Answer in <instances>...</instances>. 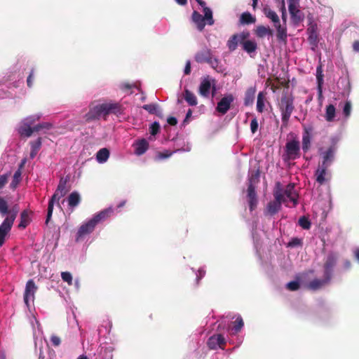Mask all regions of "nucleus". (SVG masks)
I'll list each match as a JSON object with an SVG mask.
<instances>
[{
    "mask_svg": "<svg viewBox=\"0 0 359 359\" xmlns=\"http://www.w3.org/2000/svg\"><path fill=\"white\" fill-rule=\"evenodd\" d=\"M19 210L18 205L16 204L9 208L6 200L3 197H0V215L4 217L3 222L0 225V247L4 244L6 238L12 229Z\"/></svg>",
    "mask_w": 359,
    "mask_h": 359,
    "instance_id": "nucleus-1",
    "label": "nucleus"
},
{
    "mask_svg": "<svg viewBox=\"0 0 359 359\" xmlns=\"http://www.w3.org/2000/svg\"><path fill=\"white\" fill-rule=\"evenodd\" d=\"M123 112V108L118 102H106L95 106H90L89 111L83 118L86 123H90L99 120L101 116L104 119L110 114H121Z\"/></svg>",
    "mask_w": 359,
    "mask_h": 359,
    "instance_id": "nucleus-2",
    "label": "nucleus"
},
{
    "mask_svg": "<svg viewBox=\"0 0 359 359\" xmlns=\"http://www.w3.org/2000/svg\"><path fill=\"white\" fill-rule=\"evenodd\" d=\"M40 119L39 115H32L24 118L18 128V132L22 137H29L34 132H39L43 129L49 130L52 128V124L48 122H43L33 126L36 121Z\"/></svg>",
    "mask_w": 359,
    "mask_h": 359,
    "instance_id": "nucleus-3",
    "label": "nucleus"
},
{
    "mask_svg": "<svg viewBox=\"0 0 359 359\" xmlns=\"http://www.w3.org/2000/svg\"><path fill=\"white\" fill-rule=\"evenodd\" d=\"M68 180L69 179L67 177L60 178L56 191H55L54 194L51 196L50 199L48 201L47 216L46 219V224H48L52 217L55 203L57 202V206L61 208L59 203V201L62 197L65 196L69 191V189L67 187Z\"/></svg>",
    "mask_w": 359,
    "mask_h": 359,
    "instance_id": "nucleus-4",
    "label": "nucleus"
},
{
    "mask_svg": "<svg viewBox=\"0 0 359 359\" xmlns=\"http://www.w3.org/2000/svg\"><path fill=\"white\" fill-rule=\"evenodd\" d=\"M294 98L292 94H283L278 103V109L281 113L282 127H287L292 114L294 110Z\"/></svg>",
    "mask_w": 359,
    "mask_h": 359,
    "instance_id": "nucleus-5",
    "label": "nucleus"
},
{
    "mask_svg": "<svg viewBox=\"0 0 359 359\" xmlns=\"http://www.w3.org/2000/svg\"><path fill=\"white\" fill-rule=\"evenodd\" d=\"M194 58L198 63H208L214 69L218 66V60L212 57L210 49L207 48L197 52Z\"/></svg>",
    "mask_w": 359,
    "mask_h": 359,
    "instance_id": "nucleus-6",
    "label": "nucleus"
},
{
    "mask_svg": "<svg viewBox=\"0 0 359 359\" xmlns=\"http://www.w3.org/2000/svg\"><path fill=\"white\" fill-rule=\"evenodd\" d=\"M287 1L291 20L294 25H297L304 20V13L297 6L299 4V0H287Z\"/></svg>",
    "mask_w": 359,
    "mask_h": 359,
    "instance_id": "nucleus-7",
    "label": "nucleus"
},
{
    "mask_svg": "<svg viewBox=\"0 0 359 359\" xmlns=\"http://www.w3.org/2000/svg\"><path fill=\"white\" fill-rule=\"evenodd\" d=\"M337 259L338 255L335 252H331L327 255L323 265L324 276L327 278V280H331L333 269L337 264Z\"/></svg>",
    "mask_w": 359,
    "mask_h": 359,
    "instance_id": "nucleus-8",
    "label": "nucleus"
},
{
    "mask_svg": "<svg viewBox=\"0 0 359 359\" xmlns=\"http://www.w3.org/2000/svg\"><path fill=\"white\" fill-rule=\"evenodd\" d=\"M249 37L250 32L248 31L242 32L239 34H235L227 41L226 46L230 51H233L237 48L238 43L241 45L243 41L248 39Z\"/></svg>",
    "mask_w": 359,
    "mask_h": 359,
    "instance_id": "nucleus-9",
    "label": "nucleus"
},
{
    "mask_svg": "<svg viewBox=\"0 0 359 359\" xmlns=\"http://www.w3.org/2000/svg\"><path fill=\"white\" fill-rule=\"evenodd\" d=\"M285 150L288 159L294 160L300 156L299 142L293 140L286 143Z\"/></svg>",
    "mask_w": 359,
    "mask_h": 359,
    "instance_id": "nucleus-10",
    "label": "nucleus"
},
{
    "mask_svg": "<svg viewBox=\"0 0 359 359\" xmlns=\"http://www.w3.org/2000/svg\"><path fill=\"white\" fill-rule=\"evenodd\" d=\"M336 148L330 146L325 151L320 153L322 161L318 165L329 168L334 159Z\"/></svg>",
    "mask_w": 359,
    "mask_h": 359,
    "instance_id": "nucleus-11",
    "label": "nucleus"
},
{
    "mask_svg": "<svg viewBox=\"0 0 359 359\" xmlns=\"http://www.w3.org/2000/svg\"><path fill=\"white\" fill-rule=\"evenodd\" d=\"M226 344V339L223 337L222 334H214L211 336L207 342V345L210 349L215 350L217 348H220L222 349L224 348V346Z\"/></svg>",
    "mask_w": 359,
    "mask_h": 359,
    "instance_id": "nucleus-12",
    "label": "nucleus"
},
{
    "mask_svg": "<svg viewBox=\"0 0 359 359\" xmlns=\"http://www.w3.org/2000/svg\"><path fill=\"white\" fill-rule=\"evenodd\" d=\"M37 290V286L32 279L29 280L25 286L24 292V302L27 306H29V301H33L34 299V294Z\"/></svg>",
    "mask_w": 359,
    "mask_h": 359,
    "instance_id": "nucleus-13",
    "label": "nucleus"
},
{
    "mask_svg": "<svg viewBox=\"0 0 359 359\" xmlns=\"http://www.w3.org/2000/svg\"><path fill=\"white\" fill-rule=\"evenodd\" d=\"M96 225H97V224L93 219H90L87 222L83 224L79 227V229L77 231L76 240L78 241L79 239L83 238L84 236L92 233L94 231Z\"/></svg>",
    "mask_w": 359,
    "mask_h": 359,
    "instance_id": "nucleus-14",
    "label": "nucleus"
},
{
    "mask_svg": "<svg viewBox=\"0 0 359 359\" xmlns=\"http://www.w3.org/2000/svg\"><path fill=\"white\" fill-rule=\"evenodd\" d=\"M233 101V97L231 94L224 96L217 103L216 110L222 114H225L230 109L231 104Z\"/></svg>",
    "mask_w": 359,
    "mask_h": 359,
    "instance_id": "nucleus-15",
    "label": "nucleus"
},
{
    "mask_svg": "<svg viewBox=\"0 0 359 359\" xmlns=\"http://www.w3.org/2000/svg\"><path fill=\"white\" fill-rule=\"evenodd\" d=\"M328 168L325 166L318 165L316 170L315 171L314 176L316 181L320 184L323 185L329 180Z\"/></svg>",
    "mask_w": 359,
    "mask_h": 359,
    "instance_id": "nucleus-16",
    "label": "nucleus"
},
{
    "mask_svg": "<svg viewBox=\"0 0 359 359\" xmlns=\"http://www.w3.org/2000/svg\"><path fill=\"white\" fill-rule=\"evenodd\" d=\"M273 26L276 29V38L279 42L286 43L287 33L286 25H282L280 24V18H278V22H273Z\"/></svg>",
    "mask_w": 359,
    "mask_h": 359,
    "instance_id": "nucleus-17",
    "label": "nucleus"
},
{
    "mask_svg": "<svg viewBox=\"0 0 359 359\" xmlns=\"http://www.w3.org/2000/svg\"><path fill=\"white\" fill-rule=\"evenodd\" d=\"M247 199L249 205V209L252 212L257 206L258 198L256 192V188L248 187L247 189Z\"/></svg>",
    "mask_w": 359,
    "mask_h": 359,
    "instance_id": "nucleus-18",
    "label": "nucleus"
},
{
    "mask_svg": "<svg viewBox=\"0 0 359 359\" xmlns=\"http://www.w3.org/2000/svg\"><path fill=\"white\" fill-rule=\"evenodd\" d=\"M135 154L137 156L144 154L149 148V142L145 139H142L133 144Z\"/></svg>",
    "mask_w": 359,
    "mask_h": 359,
    "instance_id": "nucleus-19",
    "label": "nucleus"
},
{
    "mask_svg": "<svg viewBox=\"0 0 359 359\" xmlns=\"http://www.w3.org/2000/svg\"><path fill=\"white\" fill-rule=\"evenodd\" d=\"M284 194L292 202H293L294 205L297 204L298 194L294 189V184L290 183L287 184L284 191Z\"/></svg>",
    "mask_w": 359,
    "mask_h": 359,
    "instance_id": "nucleus-20",
    "label": "nucleus"
},
{
    "mask_svg": "<svg viewBox=\"0 0 359 359\" xmlns=\"http://www.w3.org/2000/svg\"><path fill=\"white\" fill-rule=\"evenodd\" d=\"M113 209L111 208H109L95 214L92 219L97 224L100 222L104 221L108 217H109L113 214Z\"/></svg>",
    "mask_w": 359,
    "mask_h": 359,
    "instance_id": "nucleus-21",
    "label": "nucleus"
},
{
    "mask_svg": "<svg viewBox=\"0 0 359 359\" xmlns=\"http://www.w3.org/2000/svg\"><path fill=\"white\" fill-rule=\"evenodd\" d=\"M81 201V198L79 192L73 191L72 192L69 196L67 197V203L69 208L72 209V211L79 205Z\"/></svg>",
    "mask_w": 359,
    "mask_h": 359,
    "instance_id": "nucleus-22",
    "label": "nucleus"
},
{
    "mask_svg": "<svg viewBox=\"0 0 359 359\" xmlns=\"http://www.w3.org/2000/svg\"><path fill=\"white\" fill-rule=\"evenodd\" d=\"M255 34L258 38L262 39L266 35L273 36V30L271 29L269 26L266 27L264 25H259L255 29Z\"/></svg>",
    "mask_w": 359,
    "mask_h": 359,
    "instance_id": "nucleus-23",
    "label": "nucleus"
},
{
    "mask_svg": "<svg viewBox=\"0 0 359 359\" xmlns=\"http://www.w3.org/2000/svg\"><path fill=\"white\" fill-rule=\"evenodd\" d=\"M256 90L255 86H250L246 90L244 97V104L245 106L252 105L255 98Z\"/></svg>",
    "mask_w": 359,
    "mask_h": 359,
    "instance_id": "nucleus-24",
    "label": "nucleus"
},
{
    "mask_svg": "<svg viewBox=\"0 0 359 359\" xmlns=\"http://www.w3.org/2000/svg\"><path fill=\"white\" fill-rule=\"evenodd\" d=\"M192 21L196 25L197 29L201 32L205 26V18L198 11H194L191 15Z\"/></svg>",
    "mask_w": 359,
    "mask_h": 359,
    "instance_id": "nucleus-25",
    "label": "nucleus"
},
{
    "mask_svg": "<svg viewBox=\"0 0 359 359\" xmlns=\"http://www.w3.org/2000/svg\"><path fill=\"white\" fill-rule=\"evenodd\" d=\"M260 170L257 168L256 170L252 171L248 177V187L256 188L257 184L259 182Z\"/></svg>",
    "mask_w": 359,
    "mask_h": 359,
    "instance_id": "nucleus-26",
    "label": "nucleus"
},
{
    "mask_svg": "<svg viewBox=\"0 0 359 359\" xmlns=\"http://www.w3.org/2000/svg\"><path fill=\"white\" fill-rule=\"evenodd\" d=\"M241 46L243 49L248 54L255 53L257 49V43L255 41L249 40L248 39H244Z\"/></svg>",
    "mask_w": 359,
    "mask_h": 359,
    "instance_id": "nucleus-27",
    "label": "nucleus"
},
{
    "mask_svg": "<svg viewBox=\"0 0 359 359\" xmlns=\"http://www.w3.org/2000/svg\"><path fill=\"white\" fill-rule=\"evenodd\" d=\"M281 205L275 201H271L268 203L266 208V215L273 216L280 211Z\"/></svg>",
    "mask_w": 359,
    "mask_h": 359,
    "instance_id": "nucleus-28",
    "label": "nucleus"
},
{
    "mask_svg": "<svg viewBox=\"0 0 359 359\" xmlns=\"http://www.w3.org/2000/svg\"><path fill=\"white\" fill-rule=\"evenodd\" d=\"M330 281V280H327V278L325 276L323 280L316 278L309 283L308 287L312 290H317L321 288L324 285L328 283Z\"/></svg>",
    "mask_w": 359,
    "mask_h": 359,
    "instance_id": "nucleus-29",
    "label": "nucleus"
},
{
    "mask_svg": "<svg viewBox=\"0 0 359 359\" xmlns=\"http://www.w3.org/2000/svg\"><path fill=\"white\" fill-rule=\"evenodd\" d=\"M184 99L190 106H196L198 104L196 96L189 90L185 88L183 94Z\"/></svg>",
    "mask_w": 359,
    "mask_h": 359,
    "instance_id": "nucleus-30",
    "label": "nucleus"
},
{
    "mask_svg": "<svg viewBox=\"0 0 359 359\" xmlns=\"http://www.w3.org/2000/svg\"><path fill=\"white\" fill-rule=\"evenodd\" d=\"M31 222V218L29 217V211L24 210L20 213V222L18 224L19 229H25Z\"/></svg>",
    "mask_w": 359,
    "mask_h": 359,
    "instance_id": "nucleus-31",
    "label": "nucleus"
},
{
    "mask_svg": "<svg viewBox=\"0 0 359 359\" xmlns=\"http://www.w3.org/2000/svg\"><path fill=\"white\" fill-rule=\"evenodd\" d=\"M210 81L208 79H204L200 84L199 94L203 97H208L210 93Z\"/></svg>",
    "mask_w": 359,
    "mask_h": 359,
    "instance_id": "nucleus-32",
    "label": "nucleus"
},
{
    "mask_svg": "<svg viewBox=\"0 0 359 359\" xmlns=\"http://www.w3.org/2000/svg\"><path fill=\"white\" fill-rule=\"evenodd\" d=\"M41 144L42 143L41 137H39L35 141L30 142L31 151L29 155L31 158H34L36 156L38 151L41 147Z\"/></svg>",
    "mask_w": 359,
    "mask_h": 359,
    "instance_id": "nucleus-33",
    "label": "nucleus"
},
{
    "mask_svg": "<svg viewBox=\"0 0 359 359\" xmlns=\"http://www.w3.org/2000/svg\"><path fill=\"white\" fill-rule=\"evenodd\" d=\"M240 23L242 25L253 24L256 22L255 17L252 16L249 12H244L240 17Z\"/></svg>",
    "mask_w": 359,
    "mask_h": 359,
    "instance_id": "nucleus-34",
    "label": "nucleus"
},
{
    "mask_svg": "<svg viewBox=\"0 0 359 359\" xmlns=\"http://www.w3.org/2000/svg\"><path fill=\"white\" fill-rule=\"evenodd\" d=\"M311 147V136L307 130L303 134L302 136V149L304 153H306Z\"/></svg>",
    "mask_w": 359,
    "mask_h": 359,
    "instance_id": "nucleus-35",
    "label": "nucleus"
},
{
    "mask_svg": "<svg viewBox=\"0 0 359 359\" xmlns=\"http://www.w3.org/2000/svg\"><path fill=\"white\" fill-rule=\"evenodd\" d=\"M336 114V109L333 104H329L326 107L325 118L328 122L334 121Z\"/></svg>",
    "mask_w": 359,
    "mask_h": 359,
    "instance_id": "nucleus-36",
    "label": "nucleus"
},
{
    "mask_svg": "<svg viewBox=\"0 0 359 359\" xmlns=\"http://www.w3.org/2000/svg\"><path fill=\"white\" fill-rule=\"evenodd\" d=\"M263 13L265 16L270 19L272 22H278V18H279L277 13L271 10L268 6H266L263 9Z\"/></svg>",
    "mask_w": 359,
    "mask_h": 359,
    "instance_id": "nucleus-37",
    "label": "nucleus"
},
{
    "mask_svg": "<svg viewBox=\"0 0 359 359\" xmlns=\"http://www.w3.org/2000/svg\"><path fill=\"white\" fill-rule=\"evenodd\" d=\"M109 156V151L107 148H102L100 149L96 155V158L98 162H105Z\"/></svg>",
    "mask_w": 359,
    "mask_h": 359,
    "instance_id": "nucleus-38",
    "label": "nucleus"
},
{
    "mask_svg": "<svg viewBox=\"0 0 359 359\" xmlns=\"http://www.w3.org/2000/svg\"><path fill=\"white\" fill-rule=\"evenodd\" d=\"M265 93L259 92L257 95V110L259 113H262L264 109Z\"/></svg>",
    "mask_w": 359,
    "mask_h": 359,
    "instance_id": "nucleus-39",
    "label": "nucleus"
},
{
    "mask_svg": "<svg viewBox=\"0 0 359 359\" xmlns=\"http://www.w3.org/2000/svg\"><path fill=\"white\" fill-rule=\"evenodd\" d=\"M232 331L233 334L238 333L244 325L243 320L241 316H238L236 318V320L233 323Z\"/></svg>",
    "mask_w": 359,
    "mask_h": 359,
    "instance_id": "nucleus-40",
    "label": "nucleus"
},
{
    "mask_svg": "<svg viewBox=\"0 0 359 359\" xmlns=\"http://www.w3.org/2000/svg\"><path fill=\"white\" fill-rule=\"evenodd\" d=\"M205 21L207 20V22L209 25H212L214 24V20L212 18V12L211 9L208 7L203 8Z\"/></svg>",
    "mask_w": 359,
    "mask_h": 359,
    "instance_id": "nucleus-41",
    "label": "nucleus"
},
{
    "mask_svg": "<svg viewBox=\"0 0 359 359\" xmlns=\"http://www.w3.org/2000/svg\"><path fill=\"white\" fill-rule=\"evenodd\" d=\"M307 32L309 33V40L310 41L316 42L317 41L318 35L316 33V25H311L308 28Z\"/></svg>",
    "mask_w": 359,
    "mask_h": 359,
    "instance_id": "nucleus-42",
    "label": "nucleus"
},
{
    "mask_svg": "<svg viewBox=\"0 0 359 359\" xmlns=\"http://www.w3.org/2000/svg\"><path fill=\"white\" fill-rule=\"evenodd\" d=\"M22 171L20 170H17L13 177L12 182L11 184V187L15 188L17 185L20 183L21 180Z\"/></svg>",
    "mask_w": 359,
    "mask_h": 359,
    "instance_id": "nucleus-43",
    "label": "nucleus"
},
{
    "mask_svg": "<svg viewBox=\"0 0 359 359\" xmlns=\"http://www.w3.org/2000/svg\"><path fill=\"white\" fill-rule=\"evenodd\" d=\"M142 108L151 114H158V105L156 104H144Z\"/></svg>",
    "mask_w": 359,
    "mask_h": 359,
    "instance_id": "nucleus-44",
    "label": "nucleus"
},
{
    "mask_svg": "<svg viewBox=\"0 0 359 359\" xmlns=\"http://www.w3.org/2000/svg\"><path fill=\"white\" fill-rule=\"evenodd\" d=\"M299 224L304 229H309L311 228V222L305 216L301 217L299 219Z\"/></svg>",
    "mask_w": 359,
    "mask_h": 359,
    "instance_id": "nucleus-45",
    "label": "nucleus"
},
{
    "mask_svg": "<svg viewBox=\"0 0 359 359\" xmlns=\"http://www.w3.org/2000/svg\"><path fill=\"white\" fill-rule=\"evenodd\" d=\"M299 287L300 284L297 280L290 281L286 285V288L290 291H297Z\"/></svg>",
    "mask_w": 359,
    "mask_h": 359,
    "instance_id": "nucleus-46",
    "label": "nucleus"
},
{
    "mask_svg": "<svg viewBox=\"0 0 359 359\" xmlns=\"http://www.w3.org/2000/svg\"><path fill=\"white\" fill-rule=\"evenodd\" d=\"M61 277L64 282L67 283L69 285H72V276L68 271H65L61 273Z\"/></svg>",
    "mask_w": 359,
    "mask_h": 359,
    "instance_id": "nucleus-47",
    "label": "nucleus"
},
{
    "mask_svg": "<svg viewBox=\"0 0 359 359\" xmlns=\"http://www.w3.org/2000/svg\"><path fill=\"white\" fill-rule=\"evenodd\" d=\"M351 112V103L349 101H346L344 108H343V114L346 117H348Z\"/></svg>",
    "mask_w": 359,
    "mask_h": 359,
    "instance_id": "nucleus-48",
    "label": "nucleus"
},
{
    "mask_svg": "<svg viewBox=\"0 0 359 359\" xmlns=\"http://www.w3.org/2000/svg\"><path fill=\"white\" fill-rule=\"evenodd\" d=\"M159 130H160V126H159L158 123H157V122L153 123L150 126V133L152 135H156L159 132Z\"/></svg>",
    "mask_w": 359,
    "mask_h": 359,
    "instance_id": "nucleus-49",
    "label": "nucleus"
},
{
    "mask_svg": "<svg viewBox=\"0 0 359 359\" xmlns=\"http://www.w3.org/2000/svg\"><path fill=\"white\" fill-rule=\"evenodd\" d=\"M50 341H51V344L53 346H54L55 347H57L60 345L61 339L58 336H57L55 334H53L50 337Z\"/></svg>",
    "mask_w": 359,
    "mask_h": 359,
    "instance_id": "nucleus-50",
    "label": "nucleus"
},
{
    "mask_svg": "<svg viewBox=\"0 0 359 359\" xmlns=\"http://www.w3.org/2000/svg\"><path fill=\"white\" fill-rule=\"evenodd\" d=\"M302 240L298 238H293L292 240L289 242L288 245L290 247H297L302 245Z\"/></svg>",
    "mask_w": 359,
    "mask_h": 359,
    "instance_id": "nucleus-51",
    "label": "nucleus"
},
{
    "mask_svg": "<svg viewBox=\"0 0 359 359\" xmlns=\"http://www.w3.org/2000/svg\"><path fill=\"white\" fill-rule=\"evenodd\" d=\"M258 129V122L256 118H253L250 123V130L252 133H255Z\"/></svg>",
    "mask_w": 359,
    "mask_h": 359,
    "instance_id": "nucleus-52",
    "label": "nucleus"
},
{
    "mask_svg": "<svg viewBox=\"0 0 359 359\" xmlns=\"http://www.w3.org/2000/svg\"><path fill=\"white\" fill-rule=\"evenodd\" d=\"M285 194L284 193L282 194H274V201L282 205V203L285 202Z\"/></svg>",
    "mask_w": 359,
    "mask_h": 359,
    "instance_id": "nucleus-53",
    "label": "nucleus"
},
{
    "mask_svg": "<svg viewBox=\"0 0 359 359\" xmlns=\"http://www.w3.org/2000/svg\"><path fill=\"white\" fill-rule=\"evenodd\" d=\"M34 74V69H32L29 73V75L28 76V77L27 79V84L29 88H31L32 86Z\"/></svg>",
    "mask_w": 359,
    "mask_h": 359,
    "instance_id": "nucleus-54",
    "label": "nucleus"
},
{
    "mask_svg": "<svg viewBox=\"0 0 359 359\" xmlns=\"http://www.w3.org/2000/svg\"><path fill=\"white\" fill-rule=\"evenodd\" d=\"M8 175H3L0 176V189H3L8 182Z\"/></svg>",
    "mask_w": 359,
    "mask_h": 359,
    "instance_id": "nucleus-55",
    "label": "nucleus"
},
{
    "mask_svg": "<svg viewBox=\"0 0 359 359\" xmlns=\"http://www.w3.org/2000/svg\"><path fill=\"white\" fill-rule=\"evenodd\" d=\"M172 153L169 152L168 151H166L165 152H159L157 154L158 159H164L170 157L171 156Z\"/></svg>",
    "mask_w": 359,
    "mask_h": 359,
    "instance_id": "nucleus-56",
    "label": "nucleus"
},
{
    "mask_svg": "<svg viewBox=\"0 0 359 359\" xmlns=\"http://www.w3.org/2000/svg\"><path fill=\"white\" fill-rule=\"evenodd\" d=\"M133 88H137V86L135 83H124L122 84V89L124 90H129Z\"/></svg>",
    "mask_w": 359,
    "mask_h": 359,
    "instance_id": "nucleus-57",
    "label": "nucleus"
},
{
    "mask_svg": "<svg viewBox=\"0 0 359 359\" xmlns=\"http://www.w3.org/2000/svg\"><path fill=\"white\" fill-rule=\"evenodd\" d=\"M284 192L283 191L281 187H280V182H277L276 184V189L273 192V195L274 194H283Z\"/></svg>",
    "mask_w": 359,
    "mask_h": 359,
    "instance_id": "nucleus-58",
    "label": "nucleus"
},
{
    "mask_svg": "<svg viewBox=\"0 0 359 359\" xmlns=\"http://www.w3.org/2000/svg\"><path fill=\"white\" fill-rule=\"evenodd\" d=\"M167 122L170 126H176L177 123V118L175 117L170 116V117L168 118Z\"/></svg>",
    "mask_w": 359,
    "mask_h": 359,
    "instance_id": "nucleus-59",
    "label": "nucleus"
},
{
    "mask_svg": "<svg viewBox=\"0 0 359 359\" xmlns=\"http://www.w3.org/2000/svg\"><path fill=\"white\" fill-rule=\"evenodd\" d=\"M191 73V62L188 60L186 62L185 68H184V74L186 75H189Z\"/></svg>",
    "mask_w": 359,
    "mask_h": 359,
    "instance_id": "nucleus-60",
    "label": "nucleus"
},
{
    "mask_svg": "<svg viewBox=\"0 0 359 359\" xmlns=\"http://www.w3.org/2000/svg\"><path fill=\"white\" fill-rule=\"evenodd\" d=\"M317 83H318V88L322 87L323 84V76H318L316 77Z\"/></svg>",
    "mask_w": 359,
    "mask_h": 359,
    "instance_id": "nucleus-61",
    "label": "nucleus"
},
{
    "mask_svg": "<svg viewBox=\"0 0 359 359\" xmlns=\"http://www.w3.org/2000/svg\"><path fill=\"white\" fill-rule=\"evenodd\" d=\"M353 49L355 52H359V41H355L353 43Z\"/></svg>",
    "mask_w": 359,
    "mask_h": 359,
    "instance_id": "nucleus-62",
    "label": "nucleus"
},
{
    "mask_svg": "<svg viewBox=\"0 0 359 359\" xmlns=\"http://www.w3.org/2000/svg\"><path fill=\"white\" fill-rule=\"evenodd\" d=\"M191 114H192V110L191 109H189L187 112L186 117L184 120V123H186L188 121V119L191 116Z\"/></svg>",
    "mask_w": 359,
    "mask_h": 359,
    "instance_id": "nucleus-63",
    "label": "nucleus"
},
{
    "mask_svg": "<svg viewBox=\"0 0 359 359\" xmlns=\"http://www.w3.org/2000/svg\"><path fill=\"white\" fill-rule=\"evenodd\" d=\"M318 76H323L321 66L318 67L316 69V77Z\"/></svg>",
    "mask_w": 359,
    "mask_h": 359,
    "instance_id": "nucleus-64",
    "label": "nucleus"
}]
</instances>
